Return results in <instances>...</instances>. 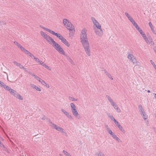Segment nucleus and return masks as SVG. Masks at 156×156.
<instances>
[{
  "label": "nucleus",
  "instance_id": "c756f323",
  "mask_svg": "<svg viewBox=\"0 0 156 156\" xmlns=\"http://www.w3.org/2000/svg\"><path fill=\"white\" fill-rule=\"evenodd\" d=\"M133 64H135L136 63V61L135 59V58H133L131 60H130Z\"/></svg>",
  "mask_w": 156,
  "mask_h": 156
},
{
  "label": "nucleus",
  "instance_id": "0eeeda50",
  "mask_svg": "<svg viewBox=\"0 0 156 156\" xmlns=\"http://www.w3.org/2000/svg\"><path fill=\"white\" fill-rule=\"evenodd\" d=\"M95 32L97 35L99 36H101L103 33V31L101 28L100 29H98L97 30H95Z\"/></svg>",
  "mask_w": 156,
  "mask_h": 156
},
{
  "label": "nucleus",
  "instance_id": "6ab92c4d",
  "mask_svg": "<svg viewBox=\"0 0 156 156\" xmlns=\"http://www.w3.org/2000/svg\"><path fill=\"white\" fill-rule=\"evenodd\" d=\"M96 154L97 156H105L104 154L101 151H98Z\"/></svg>",
  "mask_w": 156,
  "mask_h": 156
},
{
  "label": "nucleus",
  "instance_id": "e433bc0d",
  "mask_svg": "<svg viewBox=\"0 0 156 156\" xmlns=\"http://www.w3.org/2000/svg\"><path fill=\"white\" fill-rule=\"evenodd\" d=\"M150 61L151 62V64L153 65V66L154 67V68L156 70V66L155 65V64L152 61V60H151Z\"/></svg>",
  "mask_w": 156,
  "mask_h": 156
},
{
  "label": "nucleus",
  "instance_id": "37998d69",
  "mask_svg": "<svg viewBox=\"0 0 156 156\" xmlns=\"http://www.w3.org/2000/svg\"><path fill=\"white\" fill-rule=\"evenodd\" d=\"M109 78H111L112 80H113V79L112 77V76L109 73L108 74H107V75H106Z\"/></svg>",
  "mask_w": 156,
  "mask_h": 156
},
{
  "label": "nucleus",
  "instance_id": "603ef678",
  "mask_svg": "<svg viewBox=\"0 0 156 156\" xmlns=\"http://www.w3.org/2000/svg\"><path fill=\"white\" fill-rule=\"evenodd\" d=\"M110 118L112 120H113V121H115V120H116L113 117V116H110Z\"/></svg>",
  "mask_w": 156,
  "mask_h": 156
},
{
  "label": "nucleus",
  "instance_id": "423d86ee",
  "mask_svg": "<svg viewBox=\"0 0 156 156\" xmlns=\"http://www.w3.org/2000/svg\"><path fill=\"white\" fill-rule=\"evenodd\" d=\"M61 111L68 117V118L70 119H73V117L72 115L69 112H67L64 109H61Z\"/></svg>",
  "mask_w": 156,
  "mask_h": 156
},
{
  "label": "nucleus",
  "instance_id": "2f4dec72",
  "mask_svg": "<svg viewBox=\"0 0 156 156\" xmlns=\"http://www.w3.org/2000/svg\"><path fill=\"white\" fill-rule=\"evenodd\" d=\"M39 81L43 85L45 84V82L43 80L40 79Z\"/></svg>",
  "mask_w": 156,
  "mask_h": 156
},
{
  "label": "nucleus",
  "instance_id": "de8ad7c7",
  "mask_svg": "<svg viewBox=\"0 0 156 156\" xmlns=\"http://www.w3.org/2000/svg\"><path fill=\"white\" fill-rule=\"evenodd\" d=\"M61 41H62V42L63 43H65V41H66V40L63 37V38H62V39L61 40Z\"/></svg>",
  "mask_w": 156,
  "mask_h": 156
},
{
  "label": "nucleus",
  "instance_id": "e2e57ef3",
  "mask_svg": "<svg viewBox=\"0 0 156 156\" xmlns=\"http://www.w3.org/2000/svg\"><path fill=\"white\" fill-rule=\"evenodd\" d=\"M62 133H64L65 135L66 136H67V133H66L64 131V132H62Z\"/></svg>",
  "mask_w": 156,
  "mask_h": 156
},
{
  "label": "nucleus",
  "instance_id": "4468645a",
  "mask_svg": "<svg viewBox=\"0 0 156 156\" xmlns=\"http://www.w3.org/2000/svg\"><path fill=\"white\" fill-rule=\"evenodd\" d=\"M149 26H150V27L151 28V30L152 31L153 33L154 34H156V32L154 30V29L153 28V27L152 26V24L150 22L149 23Z\"/></svg>",
  "mask_w": 156,
  "mask_h": 156
},
{
  "label": "nucleus",
  "instance_id": "72a5a7b5",
  "mask_svg": "<svg viewBox=\"0 0 156 156\" xmlns=\"http://www.w3.org/2000/svg\"><path fill=\"white\" fill-rule=\"evenodd\" d=\"M5 84L3 82H2L0 81V86L1 87H4L5 86Z\"/></svg>",
  "mask_w": 156,
  "mask_h": 156
},
{
  "label": "nucleus",
  "instance_id": "09e8293b",
  "mask_svg": "<svg viewBox=\"0 0 156 156\" xmlns=\"http://www.w3.org/2000/svg\"><path fill=\"white\" fill-rule=\"evenodd\" d=\"M125 14L126 16L128 18L130 16L129 14L127 12H125Z\"/></svg>",
  "mask_w": 156,
  "mask_h": 156
},
{
  "label": "nucleus",
  "instance_id": "7c9ffc66",
  "mask_svg": "<svg viewBox=\"0 0 156 156\" xmlns=\"http://www.w3.org/2000/svg\"><path fill=\"white\" fill-rule=\"evenodd\" d=\"M128 19L132 23H133V22L135 21L131 17V16L128 18Z\"/></svg>",
  "mask_w": 156,
  "mask_h": 156
},
{
  "label": "nucleus",
  "instance_id": "a878e982",
  "mask_svg": "<svg viewBox=\"0 0 156 156\" xmlns=\"http://www.w3.org/2000/svg\"><path fill=\"white\" fill-rule=\"evenodd\" d=\"M44 30H46L47 31L49 32L50 33L52 34L53 32L54 31H52V30H50V29H48V28H44Z\"/></svg>",
  "mask_w": 156,
  "mask_h": 156
},
{
  "label": "nucleus",
  "instance_id": "8fccbe9b",
  "mask_svg": "<svg viewBox=\"0 0 156 156\" xmlns=\"http://www.w3.org/2000/svg\"><path fill=\"white\" fill-rule=\"evenodd\" d=\"M17 66L19 67L20 68H22V67H23V66H22L21 64L18 63V64H17Z\"/></svg>",
  "mask_w": 156,
  "mask_h": 156
},
{
  "label": "nucleus",
  "instance_id": "79ce46f5",
  "mask_svg": "<svg viewBox=\"0 0 156 156\" xmlns=\"http://www.w3.org/2000/svg\"><path fill=\"white\" fill-rule=\"evenodd\" d=\"M26 54L28 55L29 54L30 52L27 50L25 49L24 51H23Z\"/></svg>",
  "mask_w": 156,
  "mask_h": 156
},
{
  "label": "nucleus",
  "instance_id": "9d476101",
  "mask_svg": "<svg viewBox=\"0 0 156 156\" xmlns=\"http://www.w3.org/2000/svg\"><path fill=\"white\" fill-rule=\"evenodd\" d=\"M106 97L108 99V100L109 101L110 103L111 104H113V103L114 102L112 99L108 95H106Z\"/></svg>",
  "mask_w": 156,
  "mask_h": 156
},
{
  "label": "nucleus",
  "instance_id": "dca6fc26",
  "mask_svg": "<svg viewBox=\"0 0 156 156\" xmlns=\"http://www.w3.org/2000/svg\"><path fill=\"white\" fill-rule=\"evenodd\" d=\"M140 33V34H141L143 37L144 38H145V37L146 36V35L144 34V33L143 32V30L140 29V30H138Z\"/></svg>",
  "mask_w": 156,
  "mask_h": 156
},
{
  "label": "nucleus",
  "instance_id": "c03bdc74",
  "mask_svg": "<svg viewBox=\"0 0 156 156\" xmlns=\"http://www.w3.org/2000/svg\"><path fill=\"white\" fill-rule=\"evenodd\" d=\"M34 59L36 62H40L39 59L37 58L34 57Z\"/></svg>",
  "mask_w": 156,
  "mask_h": 156
},
{
  "label": "nucleus",
  "instance_id": "39448f33",
  "mask_svg": "<svg viewBox=\"0 0 156 156\" xmlns=\"http://www.w3.org/2000/svg\"><path fill=\"white\" fill-rule=\"evenodd\" d=\"M49 123L51 127H53L54 128L56 129L58 131H61L62 132H64L63 129L62 128L57 126V125L54 124L51 121H49Z\"/></svg>",
  "mask_w": 156,
  "mask_h": 156
},
{
  "label": "nucleus",
  "instance_id": "c85d7f7f",
  "mask_svg": "<svg viewBox=\"0 0 156 156\" xmlns=\"http://www.w3.org/2000/svg\"><path fill=\"white\" fill-rule=\"evenodd\" d=\"M91 20L92 21H93L94 24V23H97V21L94 17H91Z\"/></svg>",
  "mask_w": 156,
  "mask_h": 156
},
{
  "label": "nucleus",
  "instance_id": "338daca9",
  "mask_svg": "<svg viewBox=\"0 0 156 156\" xmlns=\"http://www.w3.org/2000/svg\"><path fill=\"white\" fill-rule=\"evenodd\" d=\"M22 68H23V69L24 70H25L26 69V68H25L23 66V67H22Z\"/></svg>",
  "mask_w": 156,
  "mask_h": 156
},
{
  "label": "nucleus",
  "instance_id": "49530a36",
  "mask_svg": "<svg viewBox=\"0 0 156 156\" xmlns=\"http://www.w3.org/2000/svg\"><path fill=\"white\" fill-rule=\"evenodd\" d=\"M19 48H20V49L23 51H24V50L25 49L21 45L20 46Z\"/></svg>",
  "mask_w": 156,
  "mask_h": 156
},
{
  "label": "nucleus",
  "instance_id": "473e14b6",
  "mask_svg": "<svg viewBox=\"0 0 156 156\" xmlns=\"http://www.w3.org/2000/svg\"><path fill=\"white\" fill-rule=\"evenodd\" d=\"M32 75L37 80H38V81L41 79L39 77L36 76L35 75H34V74H32Z\"/></svg>",
  "mask_w": 156,
  "mask_h": 156
},
{
  "label": "nucleus",
  "instance_id": "6e6552de",
  "mask_svg": "<svg viewBox=\"0 0 156 156\" xmlns=\"http://www.w3.org/2000/svg\"><path fill=\"white\" fill-rule=\"evenodd\" d=\"M52 34L56 36L60 40H61L63 38V37L60 34L55 33L54 31H53Z\"/></svg>",
  "mask_w": 156,
  "mask_h": 156
},
{
  "label": "nucleus",
  "instance_id": "393cba45",
  "mask_svg": "<svg viewBox=\"0 0 156 156\" xmlns=\"http://www.w3.org/2000/svg\"><path fill=\"white\" fill-rule=\"evenodd\" d=\"M133 57V55L132 54H129L128 55V58L129 59L131 60Z\"/></svg>",
  "mask_w": 156,
  "mask_h": 156
},
{
  "label": "nucleus",
  "instance_id": "f03ea898",
  "mask_svg": "<svg viewBox=\"0 0 156 156\" xmlns=\"http://www.w3.org/2000/svg\"><path fill=\"white\" fill-rule=\"evenodd\" d=\"M63 23L65 27L70 31V35L73 36L75 31L73 25L68 20L66 19L63 20Z\"/></svg>",
  "mask_w": 156,
  "mask_h": 156
},
{
  "label": "nucleus",
  "instance_id": "69168bd1",
  "mask_svg": "<svg viewBox=\"0 0 156 156\" xmlns=\"http://www.w3.org/2000/svg\"><path fill=\"white\" fill-rule=\"evenodd\" d=\"M38 62L40 63V64L41 65V64H42V62H43L41 61H40V62Z\"/></svg>",
  "mask_w": 156,
  "mask_h": 156
},
{
  "label": "nucleus",
  "instance_id": "680f3d73",
  "mask_svg": "<svg viewBox=\"0 0 156 156\" xmlns=\"http://www.w3.org/2000/svg\"><path fill=\"white\" fill-rule=\"evenodd\" d=\"M28 55H29V56H30V57L31 56L33 55L30 52L29 53V54H28Z\"/></svg>",
  "mask_w": 156,
  "mask_h": 156
},
{
  "label": "nucleus",
  "instance_id": "cd10ccee",
  "mask_svg": "<svg viewBox=\"0 0 156 156\" xmlns=\"http://www.w3.org/2000/svg\"><path fill=\"white\" fill-rule=\"evenodd\" d=\"M62 152L66 155V156H71L65 150H63Z\"/></svg>",
  "mask_w": 156,
  "mask_h": 156
},
{
  "label": "nucleus",
  "instance_id": "ddd939ff",
  "mask_svg": "<svg viewBox=\"0 0 156 156\" xmlns=\"http://www.w3.org/2000/svg\"><path fill=\"white\" fill-rule=\"evenodd\" d=\"M132 24H133V26L135 27V28L138 31L140 29V28L138 26V25L136 23L135 21L134 22H133V23H132Z\"/></svg>",
  "mask_w": 156,
  "mask_h": 156
},
{
  "label": "nucleus",
  "instance_id": "aec40b11",
  "mask_svg": "<svg viewBox=\"0 0 156 156\" xmlns=\"http://www.w3.org/2000/svg\"><path fill=\"white\" fill-rule=\"evenodd\" d=\"M41 65L43 66H44V67H45L47 69H48L51 70V69L47 65L45 64V63H44V62H42V64H41Z\"/></svg>",
  "mask_w": 156,
  "mask_h": 156
},
{
  "label": "nucleus",
  "instance_id": "052dcab7",
  "mask_svg": "<svg viewBox=\"0 0 156 156\" xmlns=\"http://www.w3.org/2000/svg\"><path fill=\"white\" fill-rule=\"evenodd\" d=\"M107 114L108 115L110 118V116H111L112 115H110V114L109 113H107Z\"/></svg>",
  "mask_w": 156,
  "mask_h": 156
},
{
  "label": "nucleus",
  "instance_id": "774afa93",
  "mask_svg": "<svg viewBox=\"0 0 156 156\" xmlns=\"http://www.w3.org/2000/svg\"><path fill=\"white\" fill-rule=\"evenodd\" d=\"M27 154H26L25 155H23L22 156H27Z\"/></svg>",
  "mask_w": 156,
  "mask_h": 156
},
{
  "label": "nucleus",
  "instance_id": "5701e85b",
  "mask_svg": "<svg viewBox=\"0 0 156 156\" xmlns=\"http://www.w3.org/2000/svg\"><path fill=\"white\" fill-rule=\"evenodd\" d=\"M118 127L119 129L122 132H123L124 133H125L124 129H123L122 128V126L121 125H118Z\"/></svg>",
  "mask_w": 156,
  "mask_h": 156
},
{
  "label": "nucleus",
  "instance_id": "13d9d810",
  "mask_svg": "<svg viewBox=\"0 0 156 156\" xmlns=\"http://www.w3.org/2000/svg\"><path fill=\"white\" fill-rule=\"evenodd\" d=\"M13 63L15 64H16V66H17V64H18L19 63H18L17 62H16V61H14Z\"/></svg>",
  "mask_w": 156,
  "mask_h": 156
},
{
  "label": "nucleus",
  "instance_id": "20e7f679",
  "mask_svg": "<svg viewBox=\"0 0 156 156\" xmlns=\"http://www.w3.org/2000/svg\"><path fill=\"white\" fill-rule=\"evenodd\" d=\"M70 105L72 112L73 115L78 119H80V115L78 114L75 105L73 103H71L70 104Z\"/></svg>",
  "mask_w": 156,
  "mask_h": 156
},
{
  "label": "nucleus",
  "instance_id": "bb28decb",
  "mask_svg": "<svg viewBox=\"0 0 156 156\" xmlns=\"http://www.w3.org/2000/svg\"><path fill=\"white\" fill-rule=\"evenodd\" d=\"M111 105L115 109L118 107L117 104L115 102L113 103Z\"/></svg>",
  "mask_w": 156,
  "mask_h": 156
},
{
  "label": "nucleus",
  "instance_id": "bf43d9fd",
  "mask_svg": "<svg viewBox=\"0 0 156 156\" xmlns=\"http://www.w3.org/2000/svg\"><path fill=\"white\" fill-rule=\"evenodd\" d=\"M105 73L106 75H107V74H108V73L107 72V71L105 70H104Z\"/></svg>",
  "mask_w": 156,
  "mask_h": 156
},
{
  "label": "nucleus",
  "instance_id": "4d7b16f0",
  "mask_svg": "<svg viewBox=\"0 0 156 156\" xmlns=\"http://www.w3.org/2000/svg\"><path fill=\"white\" fill-rule=\"evenodd\" d=\"M107 131H108V133H109V130H111L110 129V128H109L108 127V128H107Z\"/></svg>",
  "mask_w": 156,
  "mask_h": 156
},
{
  "label": "nucleus",
  "instance_id": "f3484780",
  "mask_svg": "<svg viewBox=\"0 0 156 156\" xmlns=\"http://www.w3.org/2000/svg\"><path fill=\"white\" fill-rule=\"evenodd\" d=\"M9 91L11 94H12L14 96L15 95V94L16 93V92L15 90H13V89H11V88Z\"/></svg>",
  "mask_w": 156,
  "mask_h": 156
},
{
  "label": "nucleus",
  "instance_id": "f257e3e1",
  "mask_svg": "<svg viewBox=\"0 0 156 156\" xmlns=\"http://www.w3.org/2000/svg\"><path fill=\"white\" fill-rule=\"evenodd\" d=\"M86 32V30L84 28L82 30L80 35V39L86 52L88 56H90V51L89 48L90 45L87 38Z\"/></svg>",
  "mask_w": 156,
  "mask_h": 156
},
{
  "label": "nucleus",
  "instance_id": "58836bf2",
  "mask_svg": "<svg viewBox=\"0 0 156 156\" xmlns=\"http://www.w3.org/2000/svg\"><path fill=\"white\" fill-rule=\"evenodd\" d=\"M144 38V40H145V41L147 43H150L149 41L148 40V38L146 37V36L145 37V38Z\"/></svg>",
  "mask_w": 156,
  "mask_h": 156
},
{
  "label": "nucleus",
  "instance_id": "6e6d98bb",
  "mask_svg": "<svg viewBox=\"0 0 156 156\" xmlns=\"http://www.w3.org/2000/svg\"><path fill=\"white\" fill-rule=\"evenodd\" d=\"M44 85L45 86L48 88L49 87V86L48 84H47L46 83H45V85Z\"/></svg>",
  "mask_w": 156,
  "mask_h": 156
},
{
  "label": "nucleus",
  "instance_id": "3c124183",
  "mask_svg": "<svg viewBox=\"0 0 156 156\" xmlns=\"http://www.w3.org/2000/svg\"><path fill=\"white\" fill-rule=\"evenodd\" d=\"M71 98V100L72 101H77V99H75V98H73V97H70Z\"/></svg>",
  "mask_w": 156,
  "mask_h": 156
},
{
  "label": "nucleus",
  "instance_id": "ea45409f",
  "mask_svg": "<svg viewBox=\"0 0 156 156\" xmlns=\"http://www.w3.org/2000/svg\"><path fill=\"white\" fill-rule=\"evenodd\" d=\"M114 139H115L116 140H117L119 142H121L120 140L118 137L116 136H115V137L114 138Z\"/></svg>",
  "mask_w": 156,
  "mask_h": 156
},
{
  "label": "nucleus",
  "instance_id": "9b49d317",
  "mask_svg": "<svg viewBox=\"0 0 156 156\" xmlns=\"http://www.w3.org/2000/svg\"><path fill=\"white\" fill-rule=\"evenodd\" d=\"M31 86L33 88L35 89L37 91H41V89L40 88L38 87L37 86H36L35 85H34V84H32Z\"/></svg>",
  "mask_w": 156,
  "mask_h": 156
},
{
  "label": "nucleus",
  "instance_id": "f8f14e48",
  "mask_svg": "<svg viewBox=\"0 0 156 156\" xmlns=\"http://www.w3.org/2000/svg\"><path fill=\"white\" fill-rule=\"evenodd\" d=\"M16 98L19 99L20 100H22L23 98L19 94L16 93V94H15V95L14 96Z\"/></svg>",
  "mask_w": 156,
  "mask_h": 156
},
{
  "label": "nucleus",
  "instance_id": "b1692460",
  "mask_svg": "<svg viewBox=\"0 0 156 156\" xmlns=\"http://www.w3.org/2000/svg\"><path fill=\"white\" fill-rule=\"evenodd\" d=\"M5 90L8 91H10V87L6 85L4 87H3Z\"/></svg>",
  "mask_w": 156,
  "mask_h": 156
},
{
  "label": "nucleus",
  "instance_id": "5fc2aeb1",
  "mask_svg": "<svg viewBox=\"0 0 156 156\" xmlns=\"http://www.w3.org/2000/svg\"><path fill=\"white\" fill-rule=\"evenodd\" d=\"M114 122H115V123L116 124V125L117 126H118V125H119V123L118 122V121H117L116 120H115V121H114Z\"/></svg>",
  "mask_w": 156,
  "mask_h": 156
},
{
  "label": "nucleus",
  "instance_id": "7ed1b4c3",
  "mask_svg": "<svg viewBox=\"0 0 156 156\" xmlns=\"http://www.w3.org/2000/svg\"><path fill=\"white\" fill-rule=\"evenodd\" d=\"M40 34L50 44H52L55 41L51 37L47 35L42 31L40 32Z\"/></svg>",
  "mask_w": 156,
  "mask_h": 156
},
{
  "label": "nucleus",
  "instance_id": "2eb2a0df",
  "mask_svg": "<svg viewBox=\"0 0 156 156\" xmlns=\"http://www.w3.org/2000/svg\"><path fill=\"white\" fill-rule=\"evenodd\" d=\"M57 51H58L60 54H62V55H63L65 54L64 51L63 49L61 47L59 49L57 50Z\"/></svg>",
  "mask_w": 156,
  "mask_h": 156
},
{
  "label": "nucleus",
  "instance_id": "a211bd4d",
  "mask_svg": "<svg viewBox=\"0 0 156 156\" xmlns=\"http://www.w3.org/2000/svg\"><path fill=\"white\" fill-rule=\"evenodd\" d=\"M94 24L96 27L98 28V29H100L101 28V25L97 21V23H94Z\"/></svg>",
  "mask_w": 156,
  "mask_h": 156
},
{
  "label": "nucleus",
  "instance_id": "864d4df0",
  "mask_svg": "<svg viewBox=\"0 0 156 156\" xmlns=\"http://www.w3.org/2000/svg\"><path fill=\"white\" fill-rule=\"evenodd\" d=\"M138 108H139V110H140V109L143 108L141 105H140L138 106Z\"/></svg>",
  "mask_w": 156,
  "mask_h": 156
},
{
  "label": "nucleus",
  "instance_id": "4c0bfd02",
  "mask_svg": "<svg viewBox=\"0 0 156 156\" xmlns=\"http://www.w3.org/2000/svg\"><path fill=\"white\" fill-rule=\"evenodd\" d=\"M14 43L17 46H18V47L19 48H20V46L21 45L20 44H19L16 41H14Z\"/></svg>",
  "mask_w": 156,
  "mask_h": 156
},
{
  "label": "nucleus",
  "instance_id": "f704fd0d",
  "mask_svg": "<svg viewBox=\"0 0 156 156\" xmlns=\"http://www.w3.org/2000/svg\"><path fill=\"white\" fill-rule=\"evenodd\" d=\"M64 44L68 47L70 46V44L67 41H65Z\"/></svg>",
  "mask_w": 156,
  "mask_h": 156
},
{
  "label": "nucleus",
  "instance_id": "412c9836",
  "mask_svg": "<svg viewBox=\"0 0 156 156\" xmlns=\"http://www.w3.org/2000/svg\"><path fill=\"white\" fill-rule=\"evenodd\" d=\"M109 131V133L111 134L112 136L113 137V138H114L115 136H116L114 133H113L112 130H110Z\"/></svg>",
  "mask_w": 156,
  "mask_h": 156
},
{
  "label": "nucleus",
  "instance_id": "c9c22d12",
  "mask_svg": "<svg viewBox=\"0 0 156 156\" xmlns=\"http://www.w3.org/2000/svg\"><path fill=\"white\" fill-rule=\"evenodd\" d=\"M142 114L143 115V118L145 120L147 119V115L145 114V113H143Z\"/></svg>",
  "mask_w": 156,
  "mask_h": 156
},
{
  "label": "nucleus",
  "instance_id": "1a4fd4ad",
  "mask_svg": "<svg viewBox=\"0 0 156 156\" xmlns=\"http://www.w3.org/2000/svg\"><path fill=\"white\" fill-rule=\"evenodd\" d=\"M53 45L55 47V48L57 51V50L59 49L60 48H61L60 46L57 43H56L55 41L53 43Z\"/></svg>",
  "mask_w": 156,
  "mask_h": 156
},
{
  "label": "nucleus",
  "instance_id": "a19ab883",
  "mask_svg": "<svg viewBox=\"0 0 156 156\" xmlns=\"http://www.w3.org/2000/svg\"><path fill=\"white\" fill-rule=\"evenodd\" d=\"M139 111L142 113V114L145 113V112L144 111L143 108L140 109Z\"/></svg>",
  "mask_w": 156,
  "mask_h": 156
},
{
  "label": "nucleus",
  "instance_id": "0e129e2a",
  "mask_svg": "<svg viewBox=\"0 0 156 156\" xmlns=\"http://www.w3.org/2000/svg\"><path fill=\"white\" fill-rule=\"evenodd\" d=\"M31 57L32 58H34V57H34V56L33 55H32L31 56Z\"/></svg>",
  "mask_w": 156,
  "mask_h": 156
},
{
  "label": "nucleus",
  "instance_id": "a18cd8bd",
  "mask_svg": "<svg viewBox=\"0 0 156 156\" xmlns=\"http://www.w3.org/2000/svg\"><path fill=\"white\" fill-rule=\"evenodd\" d=\"M115 109L116 110L117 112H121V110L120 109V108L118 107L117 108H116Z\"/></svg>",
  "mask_w": 156,
  "mask_h": 156
},
{
  "label": "nucleus",
  "instance_id": "4be33fe9",
  "mask_svg": "<svg viewBox=\"0 0 156 156\" xmlns=\"http://www.w3.org/2000/svg\"><path fill=\"white\" fill-rule=\"evenodd\" d=\"M67 59L73 65H75V63L74 62H73L72 60L69 57H67Z\"/></svg>",
  "mask_w": 156,
  "mask_h": 156
}]
</instances>
